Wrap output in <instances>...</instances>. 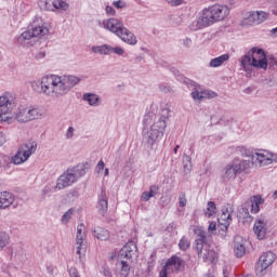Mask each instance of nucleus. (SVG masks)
<instances>
[{"label": "nucleus", "instance_id": "10", "mask_svg": "<svg viewBox=\"0 0 277 277\" xmlns=\"http://www.w3.org/2000/svg\"><path fill=\"white\" fill-rule=\"evenodd\" d=\"M16 107V102L14 101V96L10 93H6L0 96V122H8V124H12V117L8 116V114H12V109Z\"/></svg>", "mask_w": 277, "mask_h": 277}, {"label": "nucleus", "instance_id": "14", "mask_svg": "<svg viewBox=\"0 0 277 277\" xmlns=\"http://www.w3.org/2000/svg\"><path fill=\"white\" fill-rule=\"evenodd\" d=\"M274 261H276V255L272 251L264 252L255 266V272L258 276H265V272L267 271V267L274 264Z\"/></svg>", "mask_w": 277, "mask_h": 277}, {"label": "nucleus", "instance_id": "46", "mask_svg": "<svg viewBox=\"0 0 277 277\" xmlns=\"http://www.w3.org/2000/svg\"><path fill=\"white\" fill-rule=\"evenodd\" d=\"M160 92H163L164 94H168V92L172 91V88H170V85L166 84V83H160L158 85Z\"/></svg>", "mask_w": 277, "mask_h": 277}, {"label": "nucleus", "instance_id": "6", "mask_svg": "<svg viewBox=\"0 0 277 277\" xmlns=\"http://www.w3.org/2000/svg\"><path fill=\"white\" fill-rule=\"evenodd\" d=\"M38 150V143L36 141H28L24 143L18 148L17 153L10 158V156H4V161L10 166V163H14V166H21L25 163Z\"/></svg>", "mask_w": 277, "mask_h": 277}, {"label": "nucleus", "instance_id": "36", "mask_svg": "<svg viewBox=\"0 0 277 277\" xmlns=\"http://www.w3.org/2000/svg\"><path fill=\"white\" fill-rule=\"evenodd\" d=\"M68 8H70L68 2L64 0H54V12H56V10H63L64 12H66Z\"/></svg>", "mask_w": 277, "mask_h": 277}, {"label": "nucleus", "instance_id": "27", "mask_svg": "<svg viewBox=\"0 0 277 277\" xmlns=\"http://www.w3.org/2000/svg\"><path fill=\"white\" fill-rule=\"evenodd\" d=\"M92 53H96L98 55H111V45L102 44V45H93L91 48Z\"/></svg>", "mask_w": 277, "mask_h": 277}, {"label": "nucleus", "instance_id": "42", "mask_svg": "<svg viewBox=\"0 0 277 277\" xmlns=\"http://www.w3.org/2000/svg\"><path fill=\"white\" fill-rule=\"evenodd\" d=\"M153 120H155V113H146L143 118V124L148 127Z\"/></svg>", "mask_w": 277, "mask_h": 277}, {"label": "nucleus", "instance_id": "35", "mask_svg": "<svg viewBox=\"0 0 277 277\" xmlns=\"http://www.w3.org/2000/svg\"><path fill=\"white\" fill-rule=\"evenodd\" d=\"M182 163L184 171L192 172V156H187V154L183 155Z\"/></svg>", "mask_w": 277, "mask_h": 277}, {"label": "nucleus", "instance_id": "47", "mask_svg": "<svg viewBox=\"0 0 277 277\" xmlns=\"http://www.w3.org/2000/svg\"><path fill=\"white\" fill-rule=\"evenodd\" d=\"M76 235H85V225L83 223L78 224Z\"/></svg>", "mask_w": 277, "mask_h": 277}, {"label": "nucleus", "instance_id": "13", "mask_svg": "<svg viewBox=\"0 0 277 277\" xmlns=\"http://www.w3.org/2000/svg\"><path fill=\"white\" fill-rule=\"evenodd\" d=\"M251 161L253 166H259V168L272 166L274 163V154L265 149H255L252 151Z\"/></svg>", "mask_w": 277, "mask_h": 277}, {"label": "nucleus", "instance_id": "63", "mask_svg": "<svg viewBox=\"0 0 277 277\" xmlns=\"http://www.w3.org/2000/svg\"><path fill=\"white\" fill-rule=\"evenodd\" d=\"M271 34L272 36H275V38H277V27L271 29Z\"/></svg>", "mask_w": 277, "mask_h": 277}, {"label": "nucleus", "instance_id": "59", "mask_svg": "<svg viewBox=\"0 0 277 277\" xmlns=\"http://www.w3.org/2000/svg\"><path fill=\"white\" fill-rule=\"evenodd\" d=\"M183 45L186 48V49H189V47H192V39L189 38H186L183 40Z\"/></svg>", "mask_w": 277, "mask_h": 277}, {"label": "nucleus", "instance_id": "4", "mask_svg": "<svg viewBox=\"0 0 277 277\" xmlns=\"http://www.w3.org/2000/svg\"><path fill=\"white\" fill-rule=\"evenodd\" d=\"M195 250H197L198 258L208 263H213L217 259V253L211 249L209 240H207V230L202 227H197L195 228Z\"/></svg>", "mask_w": 277, "mask_h": 277}, {"label": "nucleus", "instance_id": "34", "mask_svg": "<svg viewBox=\"0 0 277 277\" xmlns=\"http://www.w3.org/2000/svg\"><path fill=\"white\" fill-rule=\"evenodd\" d=\"M10 243V234L4 232V230H0V252L1 250H3V248H5Z\"/></svg>", "mask_w": 277, "mask_h": 277}, {"label": "nucleus", "instance_id": "17", "mask_svg": "<svg viewBox=\"0 0 277 277\" xmlns=\"http://www.w3.org/2000/svg\"><path fill=\"white\" fill-rule=\"evenodd\" d=\"M133 256H137V245L135 242L130 241L127 245H124L118 254V261H130Z\"/></svg>", "mask_w": 277, "mask_h": 277}, {"label": "nucleus", "instance_id": "33", "mask_svg": "<svg viewBox=\"0 0 277 277\" xmlns=\"http://www.w3.org/2000/svg\"><path fill=\"white\" fill-rule=\"evenodd\" d=\"M235 155H240L241 157H251L252 158V151L248 149L246 146H236L234 147Z\"/></svg>", "mask_w": 277, "mask_h": 277}, {"label": "nucleus", "instance_id": "54", "mask_svg": "<svg viewBox=\"0 0 277 277\" xmlns=\"http://www.w3.org/2000/svg\"><path fill=\"white\" fill-rule=\"evenodd\" d=\"M35 57L37 58V60H44V57H47V52H44V51H39V52H37L36 54H35Z\"/></svg>", "mask_w": 277, "mask_h": 277}, {"label": "nucleus", "instance_id": "19", "mask_svg": "<svg viewBox=\"0 0 277 277\" xmlns=\"http://www.w3.org/2000/svg\"><path fill=\"white\" fill-rule=\"evenodd\" d=\"M117 37L120 38L122 42H126V44H130V47H135V44H137V37L124 26Z\"/></svg>", "mask_w": 277, "mask_h": 277}, {"label": "nucleus", "instance_id": "18", "mask_svg": "<svg viewBox=\"0 0 277 277\" xmlns=\"http://www.w3.org/2000/svg\"><path fill=\"white\" fill-rule=\"evenodd\" d=\"M253 233L258 239L263 240L267 235V223L263 219H259L254 222Z\"/></svg>", "mask_w": 277, "mask_h": 277}, {"label": "nucleus", "instance_id": "20", "mask_svg": "<svg viewBox=\"0 0 277 277\" xmlns=\"http://www.w3.org/2000/svg\"><path fill=\"white\" fill-rule=\"evenodd\" d=\"M234 252L238 259H241L246 254V245L241 236H236L234 238Z\"/></svg>", "mask_w": 277, "mask_h": 277}, {"label": "nucleus", "instance_id": "48", "mask_svg": "<svg viewBox=\"0 0 277 277\" xmlns=\"http://www.w3.org/2000/svg\"><path fill=\"white\" fill-rule=\"evenodd\" d=\"M221 220H223V222H230V213H228V210L222 212Z\"/></svg>", "mask_w": 277, "mask_h": 277}, {"label": "nucleus", "instance_id": "26", "mask_svg": "<svg viewBox=\"0 0 277 277\" xmlns=\"http://www.w3.org/2000/svg\"><path fill=\"white\" fill-rule=\"evenodd\" d=\"M265 202V199L262 198L260 195H254L251 198V213H259L261 211V205Z\"/></svg>", "mask_w": 277, "mask_h": 277}, {"label": "nucleus", "instance_id": "25", "mask_svg": "<svg viewBox=\"0 0 277 277\" xmlns=\"http://www.w3.org/2000/svg\"><path fill=\"white\" fill-rule=\"evenodd\" d=\"M98 212L101 213V215H105V213H107V209H108V198H107V193L105 192V189H102L101 195L98 197Z\"/></svg>", "mask_w": 277, "mask_h": 277}, {"label": "nucleus", "instance_id": "41", "mask_svg": "<svg viewBox=\"0 0 277 277\" xmlns=\"http://www.w3.org/2000/svg\"><path fill=\"white\" fill-rule=\"evenodd\" d=\"M72 213H75V210L72 208L65 212L61 219L62 224H67L68 222H70Z\"/></svg>", "mask_w": 277, "mask_h": 277}, {"label": "nucleus", "instance_id": "61", "mask_svg": "<svg viewBox=\"0 0 277 277\" xmlns=\"http://www.w3.org/2000/svg\"><path fill=\"white\" fill-rule=\"evenodd\" d=\"M253 91H254V88L248 87V88H246V89L243 90V93H245V94H250V93L253 92Z\"/></svg>", "mask_w": 277, "mask_h": 277}, {"label": "nucleus", "instance_id": "40", "mask_svg": "<svg viewBox=\"0 0 277 277\" xmlns=\"http://www.w3.org/2000/svg\"><path fill=\"white\" fill-rule=\"evenodd\" d=\"M192 246V242L189 241V239H187V237H182L180 239V242H179V248L180 250H188V248Z\"/></svg>", "mask_w": 277, "mask_h": 277}, {"label": "nucleus", "instance_id": "45", "mask_svg": "<svg viewBox=\"0 0 277 277\" xmlns=\"http://www.w3.org/2000/svg\"><path fill=\"white\" fill-rule=\"evenodd\" d=\"M103 170H105V162L103 160H100L95 167V172L97 174H103Z\"/></svg>", "mask_w": 277, "mask_h": 277}, {"label": "nucleus", "instance_id": "55", "mask_svg": "<svg viewBox=\"0 0 277 277\" xmlns=\"http://www.w3.org/2000/svg\"><path fill=\"white\" fill-rule=\"evenodd\" d=\"M169 3L172 5V8H177V5L183 4V0H170Z\"/></svg>", "mask_w": 277, "mask_h": 277}, {"label": "nucleus", "instance_id": "9", "mask_svg": "<svg viewBox=\"0 0 277 277\" xmlns=\"http://www.w3.org/2000/svg\"><path fill=\"white\" fill-rule=\"evenodd\" d=\"M166 120H168V117L160 116L146 131L145 140L149 146H155L163 137L166 127H168Z\"/></svg>", "mask_w": 277, "mask_h": 277}, {"label": "nucleus", "instance_id": "31", "mask_svg": "<svg viewBox=\"0 0 277 277\" xmlns=\"http://www.w3.org/2000/svg\"><path fill=\"white\" fill-rule=\"evenodd\" d=\"M93 235L101 241H107V239H109V232L103 227L95 228Z\"/></svg>", "mask_w": 277, "mask_h": 277}, {"label": "nucleus", "instance_id": "44", "mask_svg": "<svg viewBox=\"0 0 277 277\" xmlns=\"http://www.w3.org/2000/svg\"><path fill=\"white\" fill-rule=\"evenodd\" d=\"M148 194L151 196V198H155V196L159 194V185H151L149 187Z\"/></svg>", "mask_w": 277, "mask_h": 277}, {"label": "nucleus", "instance_id": "23", "mask_svg": "<svg viewBox=\"0 0 277 277\" xmlns=\"http://www.w3.org/2000/svg\"><path fill=\"white\" fill-rule=\"evenodd\" d=\"M31 38H34V35H31V31L27 28V30H24L19 36L15 37V40L19 47H31V44H29Z\"/></svg>", "mask_w": 277, "mask_h": 277}, {"label": "nucleus", "instance_id": "16", "mask_svg": "<svg viewBox=\"0 0 277 277\" xmlns=\"http://www.w3.org/2000/svg\"><path fill=\"white\" fill-rule=\"evenodd\" d=\"M28 30H30L32 38H44V36H49V25L42 18H36L28 26Z\"/></svg>", "mask_w": 277, "mask_h": 277}, {"label": "nucleus", "instance_id": "37", "mask_svg": "<svg viewBox=\"0 0 277 277\" xmlns=\"http://www.w3.org/2000/svg\"><path fill=\"white\" fill-rule=\"evenodd\" d=\"M192 85L195 88V91L192 92V98H194V101H202L205 95H202V92L198 91V84H196V82H192Z\"/></svg>", "mask_w": 277, "mask_h": 277}, {"label": "nucleus", "instance_id": "50", "mask_svg": "<svg viewBox=\"0 0 277 277\" xmlns=\"http://www.w3.org/2000/svg\"><path fill=\"white\" fill-rule=\"evenodd\" d=\"M150 198H153V195L148 194V192H143L141 196V200H143V202H148Z\"/></svg>", "mask_w": 277, "mask_h": 277}, {"label": "nucleus", "instance_id": "5", "mask_svg": "<svg viewBox=\"0 0 277 277\" xmlns=\"http://www.w3.org/2000/svg\"><path fill=\"white\" fill-rule=\"evenodd\" d=\"M84 174H88V167L85 164H78L72 168H68L56 181V189H66L75 185L79 179H82Z\"/></svg>", "mask_w": 277, "mask_h": 277}, {"label": "nucleus", "instance_id": "1", "mask_svg": "<svg viewBox=\"0 0 277 277\" xmlns=\"http://www.w3.org/2000/svg\"><path fill=\"white\" fill-rule=\"evenodd\" d=\"M81 78L77 76H60L49 74L41 77L39 80H34L30 85L34 92L45 96V98H62L66 96L75 85H79Z\"/></svg>", "mask_w": 277, "mask_h": 277}, {"label": "nucleus", "instance_id": "7", "mask_svg": "<svg viewBox=\"0 0 277 277\" xmlns=\"http://www.w3.org/2000/svg\"><path fill=\"white\" fill-rule=\"evenodd\" d=\"M44 109L36 106H19L14 113V120L19 123L31 122L34 120H42L44 118Z\"/></svg>", "mask_w": 277, "mask_h": 277}, {"label": "nucleus", "instance_id": "32", "mask_svg": "<svg viewBox=\"0 0 277 277\" xmlns=\"http://www.w3.org/2000/svg\"><path fill=\"white\" fill-rule=\"evenodd\" d=\"M215 215H217V206L213 201H209L205 211V217H215Z\"/></svg>", "mask_w": 277, "mask_h": 277}, {"label": "nucleus", "instance_id": "60", "mask_svg": "<svg viewBox=\"0 0 277 277\" xmlns=\"http://www.w3.org/2000/svg\"><path fill=\"white\" fill-rule=\"evenodd\" d=\"M103 275L106 276V277H111V272L109 271V268L105 267L103 269Z\"/></svg>", "mask_w": 277, "mask_h": 277}, {"label": "nucleus", "instance_id": "30", "mask_svg": "<svg viewBox=\"0 0 277 277\" xmlns=\"http://www.w3.org/2000/svg\"><path fill=\"white\" fill-rule=\"evenodd\" d=\"M119 261V265H120V276L122 277H128L129 274H131V265L130 261L127 260H118Z\"/></svg>", "mask_w": 277, "mask_h": 277}, {"label": "nucleus", "instance_id": "8", "mask_svg": "<svg viewBox=\"0 0 277 277\" xmlns=\"http://www.w3.org/2000/svg\"><path fill=\"white\" fill-rule=\"evenodd\" d=\"M246 170H250V160L235 159L223 169L222 181L224 183L235 181L237 174H241Z\"/></svg>", "mask_w": 277, "mask_h": 277}, {"label": "nucleus", "instance_id": "53", "mask_svg": "<svg viewBox=\"0 0 277 277\" xmlns=\"http://www.w3.org/2000/svg\"><path fill=\"white\" fill-rule=\"evenodd\" d=\"M266 64L267 66H271L274 68V66L277 65L276 58H274L273 56L268 57V60L266 58Z\"/></svg>", "mask_w": 277, "mask_h": 277}, {"label": "nucleus", "instance_id": "57", "mask_svg": "<svg viewBox=\"0 0 277 277\" xmlns=\"http://www.w3.org/2000/svg\"><path fill=\"white\" fill-rule=\"evenodd\" d=\"M106 14H110V16H114L116 14V10L114 9V6H106Z\"/></svg>", "mask_w": 277, "mask_h": 277}, {"label": "nucleus", "instance_id": "51", "mask_svg": "<svg viewBox=\"0 0 277 277\" xmlns=\"http://www.w3.org/2000/svg\"><path fill=\"white\" fill-rule=\"evenodd\" d=\"M68 274H69V277H81L79 276V271H77L76 267L69 268Z\"/></svg>", "mask_w": 277, "mask_h": 277}, {"label": "nucleus", "instance_id": "64", "mask_svg": "<svg viewBox=\"0 0 277 277\" xmlns=\"http://www.w3.org/2000/svg\"><path fill=\"white\" fill-rule=\"evenodd\" d=\"M273 198H274V200H277V190L274 192Z\"/></svg>", "mask_w": 277, "mask_h": 277}, {"label": "nucleus", "instance_id": "12", "mask_svg": "<svg viewBox=\"0 0 277 277\" xmlns=\"http://www.w3.org/2000/svg\"><path fill=\"white\" fill-rule=\"evenodd\" d=\"M185 269V260L179 255H172L164 264V267L160 271L159 277H168V272L179 274Z\"/></svg>", "mask_w": 277, "mask_h": 277}, {"label": "nucleus", "instance_id": "15", "mask_svg": "<svg viewBox=\"0 0 277 277\" xmlns=\"http://www.w3.org/2000/svg\"><path fill=\"white\" fill-rule=\"evenodd\" d=\"M98 27H101L102 29H106V31H110V34H115V36H119L124 27V24L122 23V21L116 17H111L98 22Z\"/></svg>", "mask_w": 277, "mask_h": 277}, {"label": "nucleus", "instance_id": "21", "mask_svg": "<svg viewBox=\"0 0 277 277\" xmlns=\"http://www.w3.org/2000/svg\"><path fill=\"white\" fill-rule=\"evenodd\" d=\"M14 195L10 192H1L0 193V210L8 209V207H12L14 205Z\"/></svg>", "mask_w": 277, "mask_h": 277}, {"label": "nucleus", "instance_id": "11", "mask_svg": "<svg viewBox=\"0 0 277 277\" xmlns=\"http://www.w3.org/2000/svg\"><path fill=\"white\" fill-rule=\"evenodd\" d=\"M267 21V12L265 11H245L242 12L241 25L243 27H252V25H261Z\"/></svg>", "mask_w": 277, "mask_h": 277}, {"label": "nucleus", "instance_id": "58", "mask_svg": "<svg viewBox=\"0 0 277 277\" xmlns=\"http://www.w3.org/2000/svg\"><path fill=\"white\" fill-rule=\"evenodd\" d=\"M217 228V223L215 222H210L208 226L209 233H212V230H215Z\"/></svg>", "mask_w": 277, "mask_h": 277}, {"label": "nucleus", "instance_id": "24", "mask_svg": "<svg viewBox=\"0 0 277 277\" xmlns=\"http://www.w3.org/2000/svg\"><path fill=\"white\" fill-rule=\"evenodd\" d=\"M82 101L88 103L90 107H98L101 105V96L96 93H83Z\"/></svg>", "mask_w": 277, "mask_h": 277}, {"label": "nucleus", "instance_id": "28", "mask_svg": "<svg viewBox=\"0 0 277 277\" xmlns=\"http://www.w3.org/2000/svg\"><path fill=\"white\" fill-rule=\"evenodd\" d=\"M230 60V55L223 54L221 56H217L215 58H212L209 63L210 68H220L224 62H228Z\"/></svg>", "mask_w": 277, "mask_h": 277}, {"label": "nucleus", "instance_id": "62", "mask_svg": "<svg viewBox=\"0 0 277 277\" xmlns=\"http://www.w3.org/2000/svg\"><path fill=\"white\" fill-rule=\"evenodd\" d=\"M272 14H274V16H277V0L275 1V9L272 10Z\"/></svg>", "mask_w": 277, "mask_h": 277}, {"label": "nucleus", "instance_id": "49", "mask_svg": "<svg viewBox=\"0 0 277 277\" xmlns=\"http://www.w3.org/2000/svg\"><path fill=\"white\" fill-rule=\"evenodd\" d=\"M179 205H180V207H186L187 206V198H185V194H183L179 197Z\"/></svg>", "mask_w": 277, "mask_h": 277}, {"label": "nucleus", "instance_id": "52", "mask_svg": "<svg viewBox=\"0 0 277 277\" xmlns=\"http://www.w3.org/2000/svg\"><path fill=\"white\" fill-rule=\"evenodd\" d=\"M75 135V128L69 127L66 132L67 140H72V136Z\"/></svg>", "mask_w": 277, "mask_h": 277}, {"label": "nucleus", "instance_id": "2", "mask_svg": "<svg viewBox=\"0 0 277 277\" xmlns=\"http://www.w3.org/2000/svg\"><path fill=\"white\" fill-rule=\"evenodd\" d=\"M228 16V6L226 5H213L208 9H203L198 17L190 24L193 31L198 29H205V27H211L213 23L224 21Z\"/></svg>", "mask_w": 277, "mask_h": 277}, {"label": "nucleus", "instance_id": "38", "mask_svg": "<svg viewBox=\"0 0 277 277\" xmlns=\"http://www.w3.org/2000/svg\"><path fill=\"white\" fill-rule=\"evenodd\" d=\"M238 215L242 217V220H246V222H252V215H250L248 208H240Z\"/></svg>", "mask_w": 277, "mask_h": 277}, {"label": "nucleus", "instance_id": "56", "mask_svg": "<svg viewBox=\"0 0 277 277\" xmlns=\"http://www.w3.org/2000/svg\"><path fill=\"white\" fill-rule=\"evenodd\" d=\"M113 5H115V8H117L118 10L124 8V2H122V0H118L113 2Z\"/></svg>", "mask_w": 277, "mask_h": 277}, {"label": "nucleus", "instance_id": "22", "mask_svg": "<svg viewBox=\"0 0 277 277\" xmlns=\"http://www.w3.org/2000/svg\"><path fill=\"white\" fill-rule=\"evenodd\" d=\"M85 234H76V254L79 259L85 254Z\"/></svg>", "mask_w": 277, "mask_h": 277}, {"label": "nucleus", "instance_id": "43", "mask_svg": "<svg viewBox=\"0 0 277 277\" xmlns=\"http://www.w3.org/2000/svg\"><path fill=\"white\" fill-rule=\"evenodd\" d=\"M110 53H115V55H124V49L122 47H111L110 45Z\"/></svg>", "mask_w": 277, "mask_h": 277}, {"label": "nucleus", "instance_id": "29", "mask_svg": "<svg viewBox=\"0 0 277 277\" xmlns=\"http://www.w3.org/2000/svg\"><path fill=\"white\" fill-rule=\"evenodd\" d=\"M39 8L43 12H55V0H39Z\"/></svg>", "mask_w": 277, "mask_h": 277}, {"label": "nucleus", "instance_id": "39", "mask_svg": "<svg viewBox=\"0 0 277 277\" xmlns=\"http://www.w3.org/2000/svg\"><path fill=\"white\" fill-rule=\"evenodd\" d=\"M228 226H230V222L225 221L224 223L219 224V233L222 237H226V233L228 232Z\"/></svg>", "mask_w": 277, "mask_h": 277}, {"label": "nucleus", "instance_id": "3", "mask_svg": "<svg viewBox=\"0 0 277 277\" xmlns=\"http://www.w3.org/2000/svg\"><path fill=\"white\" fill-rule=\"evenodd\" d=\"M240 66L247 75H252V68L267 70V57H265V51H263V49L252 48L240 57Z\"/></svg>", "mask_w": 277, "mask_h": 277}]
</instances>
